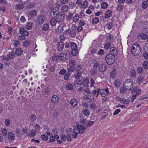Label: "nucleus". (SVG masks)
Returning <instances> with one entry per match:
<instances>
[{
  "instance_id": "nucleus-1",
  "label": "nucleus",
  "mask_w": 148,
  "mask_h": 148,
  "mask_svg": "<svg viewBox=\"0 0 148 148\" xmlns=\"http://www.w3.org/2000/svg\"><path fill=\"white\" fill-rule=\"evenodd\" d=\"M131 51L133 55L134 56H138L140 53V47L137 44H135L132 46Z\"/></svg>"
},
{
  "instance_id": "nucleus-2",
  "label": "nucleus",
  "mask_w": 148,
  "mask_h": 148,
  "mask_svg": "<svg viewBox=\"0 0 148 148\" xmlns=\"http://www.w3.org/2000/svg\"><path fill=\"white\" fill-rule=\"evenodd\" d=\"M106 61L108 64H112L115 61V57L111 54H108L105 58Z\"/></svg>"
},
{
  "instance_id": "nucleus-3",
  "label": "nucleus",
  "mask_w": 148,
  "mask_h": 148,
  "mask_svg": "<svg viewBox=\"0 0 148 148\" xmlns=\"http://www.w3.org/2000/svg\"><path fill=\"white\" fill-rule=\"evenodd\" d=\"M108 90L107 89L105 90L99 89L97 91L98 94H100L102 97H105L108 95Z\"/></svg>"
},
{
  "instance_id": "nucleus-4",
  "label": "nucleus",
  "mask_w": 148,
  "mask_h": 148,
  "mask_svg": "<svg viewBox=\"0 0 148 148\" xmlns=\"http://www.w3.org/2000/svg\"><path fill=\"white\" fill-rule=\"evenodd\" d=\"M57 23H62L64 18V16L61 13H59L57 16Z\"/></svg>"
},
{
  "instance_id": "nucleus-5",
  "label": "nucleus",
  "mask_w": 148,
  "mask_h": 148,
  "mask_svg": "<svg viewBox=\"0 0 148 148\" xmlns=\"http://www.w3.org/2000/svg\"><path fill=\"white\" fill-rule=\"evenodd\" d=\"M59 9L57 7L53 9L51 12V15L53 17H56L59 13L58 12Z\"/></svg>"
},
{
  "instance_id": "nucleus-6",
  "label": "nucleus",
  "mask_w": 148,
  "mask_h": 148,
  "mask_svg": "<svg viewBox=\"0 0 148 148\" xmlns=\"http://www.w3.org/2000/svg\"><path fill=\"white\" fill-rule=\"evenodd\" d=\"M148 35L147 34L143 33H141L138 35L137 38L138 39H140L141 38L143 40H145L148 38Z\"/></svg>"
},
{
  "instance_id": "nucleus-7",
  "label": "nucleus",
  "mask_w": 148,
  "mask_h": 148,
  "mask_svg": "<svg viewBox=\"0 0 148 148\" xmlns=\"http://www.w3.org/2000/svg\"><path fill=\"white\" fill-rule=\"evenodd\" d=\"M59 100V97L56 95H54L52 96L51 101L53 103L55 104L58 103Z\"/></svg>"
},
{
  "instance_id": "nucleus-8",
  "label": "nucleus",
  "mask_w": 148,
  "mask_h": 148,
  "mask_svg": "<svg viewBox=\"0 0 148 148\" xmlns=\"http://www.w3.org/2000/svg\"><path fill=\"white\" fill-rule=\"evenodd\" d=\"M37 20L39 24H42L45 21V17L42 15H40L38 17Z\"/></svg>"
},
{
  "instance_id": "nucleus-9",
  "label": "nucleus",
  "mask_w": 148,
  "mask_h": 148,
  "mask_svg": "<svg viewBox=\"0 0 148 148\" xmlns=\"http://www.w3.org/2000/svg\"><path fill=\"white\" fill-rule=\"evenodd\" d=\"M67 58L66 54L64 53H62L60 55L59 58L60 60L65 61Z\"/></svg>"
},
{
  "instance_id": "nucleus-10",
  "label": "nucleus",
  "mask_w": 148,
  "mask_h": 148,
  "mask_svg": "<svg viewBox=\"0 0 148 148\" xmlns=\"http://www.w3.org/2000/svg\"><path fill=\"white\" fill-rule=\"evenodd\" d=\"M15 137L14 134L12 132H8V138L10 140H13Z\"/></svg>"
},
{
  "instance_id": "nucleus-11",
  "label": "nucleus",
  "mask_w": 148,
  "mask_h": 148,
  "mask_svg": "<svg viewBox=\"0 0 148 148\" xmlns=\"http://www.w3.org/2000/svg\"><path fill=\"white\" fill-rule=\"evenodd\" d=\"M37 134V132L34 130H31L29 133L26 134L27 136H34Z\"/></svg>"
},
{
  "instance_id": "nucleus-12",
  "label": "nucleus",
  "mask_w": 148,
  "mask_h": 148,
  "mask_svg": "<svg viewBox=\"0 0 148 148\" xmlns=\"http://www.w3.org/2000/svg\"><path fill=\"white\" fill-rule=\"evenodd\" d=\"M112 14V11L110 10H107L105 12V17L107 18H109L111 17Z\"/></svg>"
},
{
  "instance_id": "nucleus-13",
  "label": "nucleus",
  "mask_w": 148,
  "mask_h": 148,
  "mask_svg": "<svg viewBox=\"0 0 148 148\" xmlns=\"http://www.w3.org/2000/svg\"><path fill=\"white\" fill-rule=\"evenodd\" d=\"M14 53L13 51H11V52L8 53L7 54L8 59L9 60L13 59L14 57Z\"/></svg>"
},
{
  "instance_id": "nucleus-14",
  "label": "nucleus",
  "mask_w": 148,
  "mask_h": 148,
  "mask_svg": "<svg viewBox=\"0 0 148 148\" xmlns=\"http://www.w3.org/2000/svg\"><path fill=\"white\" fill-rule=\"evenodd\" d=\"M70 104L73 107H75L77 104V101L75 99H71L70 101Z\"/></svg>"
},
{
  "instance_id": "nucleus-15",
  "label": "nucleus",
  "mask_w": 148,
  "mask_h": 148,
  "mask_svg": "<svg viewBox=\"0 0 148 148\" xmlns=\"http://www.w3.org/2000/svg\"><path fill=\"white\" fill-rule=\"evenodd\" d=\"M89 106L90 108L94 110L96 109L98 112H99L100 111V109L98 108L95 103H91L90 104Z\"/></svg>"
},
{
  "instance_id": "nucleus-16",
  "label": "nucleus",
  "mask_w": 148,
  "mask_h": 148,
  "mask_svg": "<svg viewBox=\"0 0 148 148\" xmlns=\"http://www.w3.org/2000/svg\"><path fill=\"white\" fill-rule=\"evenodd\" d=\"M110 54H111L114 56L117 54V51L115 47H112L110 49Z\"/></svg>"
},
{
  "instance_id": "nucleus-17",
  "label": "nucleus",
  "mask_w": 148,
  "mask_h": 148,
  "mask_svg": "<svg viewBox=\"0 0 148 148\" xmlns=\"http://www.w3.org/2000/svg\"><path fill=\"white\" fill-rule=\"evenodd\" d=\"M64 47L63 43L62 42H60L58 45V50L59 51H62L63 50Z\"/></svg>"
},
{
  "instance_id": "nucleus-18",
  "label": "nucleus",
  "mask_w": 148,
  "mask_h": 148,
  "mask_svg": "<svg viewBox=\"0 0 148 148\" xmlns=\"http://www.w3.org/2000/svg\"><path fill=\"white\" fill-rule=\"evenodd\" d=\"M108 111L107 110H104L101 113V119H105L106 117V116L108 114Z\"/></svg>"
},
{
  "instance_id": "nucleus-19",
  "label": "nucleus",
  "mask_w": 148,
  "mask_h": 148,
  "mask_svg": "<svg viewBox=\"0 0 148 148\" xmlns=\"http://www.w3.org/2000/svg\"><path fill=\"white\" fill-rule=\"evenodd\" d=\"M82 113L86 116H88L90 115V112L89 110L87 109H83L82 111Z\"/></svg>"
},
{
  "instance_id": "nucleus-20",
  "label": "nucleus",
  "mask_w": 148,
  "mask_h": 148,
  "mask_svg": "<svg viewBox=\"0 0 148 148\" xmlns=\"http://www.w3.org/2000/svg\"><path fill=\"white\" fill-rule=\"evenodd\" d=\"M145 77L144 76L141 75H139L136 80V83L138 84L140 83L141 82L142 80Z\"/></svg>"
},
{
  "instance_id": "nucleus-21",
  "label": "nucleus",
  "mask_w": 148,
  "mask_h": 148,
  "mask_svg": "<svg viewBox=\"0 0 148 148\" xmlns=\"http://www.w3.org/2000/svg\"><path fill=\"white\" fill-rule=\"evenodd\" d=\"M124 86L129 90H130L133 87V83L128 84L127 83H124Z\"/></svg>"
},
{
  "instance_id": "nucleus-22",
  "label": "nucleus",
  "mask_w": 148,
  "mask_h": 148,
  "mask_svg": "<svg viewBox=\"0 0 148 148\" xmlns=\"http://www.w3.org/2000/svg\"><path fill=\"white\" fill-rule=\"evenodd\" d=\"M88 5V2L86 0H84L83 2H82L81 8H85L87 7Z\"/></svg>"
},
{
  "instance_id": "nucleus-23",
  "label": "nucleus",
  "mask_w": 148,
  "mask_h": 148,
  "mask_svg": "<svg viewBox=\"0 0 148 148\" xmlns=\"http://www.w3.org/2000/svg\"><path fill=\"white\" fill-rule=\"evenodd\" d=\"M130 74V75L133 78L135 77L137 75L135 70L133 69L131 70Z\"/></svg>"
},
{
  "instance_id": "nucleus-24",
  "label": "nucleus",
  "mask_w": 148,
  "mask_h": 148,
  "mask_svg": "<svg viewBox=\"0 0 148 148\" xmlns=\"http://www.w3.org/2000/svg\"><path fill=\"white\" fill-rule=\"evenodd\" d=\"M23 52L22 49L21 48H18L16 49L15 53L17 55L20 56L22 54Z\"/></svg>"
},
{
  "instance_id": "nucleus-25",
  "label": "nucleus",
  "mask_w": 148,
  "mask_h": 148,
  "mask_svg": "<svg viewBox=\"0 0 148 148\" xmlns=\"http://www.w3.org/2000/svg\"><path fill=\"white\" fill-rule=\"evenodd\" d=\"M79 16L78 14H76L73 17V21L76 23L78 22L79 19Z\"/></svg>"
},
{
  "instance_id": "nucleus-26",
  "label": "nucleus",
  "mask_w": 148,
  "mask_h": 148,
  "mask_svg": "<svg viewBox=\"0 0 148 148\" xmlns=\"http://www.w3.org/2000/svg\"><path fill=\"white\" fill-rule=\"evenodd\" d=\"M49 28V25L48 24L45 23L42 26V29L43 31L48 30Z\"/></svg>"
},
{
  "instance_id": "nucleus-27",
  "label": "nucleus",
  "mask_w": 148,
  "mask_h": 148,
  "mask_svg": "<svg viewBox=\"0 0 148 148\" xmlns=\"http://www.w3.org/2000/svg\"><path fill=\"white\" fill-rule=\"evenodd\" d=\"M57 22V21L56 18H53L50 20V24L52 26H54L56 25Z\"/></svg>"
},
{
  "instance_id": "nucleus-28",
  "label": "nucleus",
  "mask_w": 148,
  "mask_h": 148,
  "mask_svg": "<svg viewBox=\"0 0 148 148\" xmlns=\"http://www.w3.org/2000/svg\"><path fill=\"white\" fill-rule=\"evenodd\" d=\"M111 46V42H107L105 43L104 45V48L106 50H108L110 48Z\"/></svg>"
},
{
  "instance_id": "nucleus-29",
  "label": "nucleus",
  "mask_w": 148,
  "mask_h": 148,
  "mask_svg": "<svg viewBox=\"0 0 148 148\" xmlns=\"http://www.w3.org/2000/svg\"><path fill=\"white\" fill-rule=\"evenodd\" d=\"M1 131L3 136H6L8 133V130L5 128H2L1 129Z\"/></svg>"
},
{
  "instance_id": "nucleus-30",
  "label": "nucleus",
  "mask_w": 148,
  "mask_h": 148,
  "mask_svg": "<svg viewBox=\"0 0 148 148\" xmlns=\"http://www.w3.org/2000/svg\"><path fill=\"white\" fill-rule=\"evenodd\" d=\"M33 23L32 22L27 23L25 27L26 29L30 30L32 28Z\"/></svg>"
},
{
  "instance_id": "nucleus-31",
  "label": "nucleus",
  "mask_w": 148,
  "mask_h": 148,
  "mask_svg": "<svg viewBox=\"0 0 148 148\" xmlns=\"http://www.w3.org/2000/svg\"><path fill=\"white\" fill-rule=\"evenodd\" d=\"M144 69L142 67H139L136 69V71L138 74H141L143 71Z\"/></svg>"
},
{
  "instance_id": "nucleus-32",
  "label": "nucleus",
  "mask_w": 148,
  "mask_h": 148,
  "mask_svg": "<svg viewBox=\"0 0 148 148\" xmlns=\"http://www.w3.org/2000/svg\"><path fill=\"white\" fill-rule=\"evenodd\" d=\"M70 45L72 49H75L77 48V45L75 42H71L70 43Z\"/></svg>"
},
{
  "instance_id": "nucleus-33",
  "label": "nucleus",
  "mask_w": 148,
  "mask_h": 148,
  "mask_svg": "<svg viewBox=\"0 0 148 148\" xmlns=\"http://www.w3.org/2000/svg\"><path fill=\"white\" fill-rule=\"evenodd\" d=\"M66 89L72 90L73 89V87L71 84L69 83H68L66 85Z\"/></svg>"
},
{
  "instance_id": "nucleus-34",
  "label": "nucleus",
  "mask_w": 148,
  "mask_h": 148,
  "mask_svg": "<svg viewBox=\"0 0 148 148\" xmlns=\"http://www.w3.org/2000/svg\"><path fill=\"white\" fill-rule=\"evenodd\" d=\"M62 11L63 12H66L69 9V7L67 5H64L62 8Z\"/></svg>"
},
{
  "instance_id": "nucleus-35",
  "label": "nucleus",
  "mask_w": 148,
  "mask_h": 148,
  "mask_svg": "<svg viewBox=\"0 0 148 148\" xmlns=\"http://www.w3.org/2000/svg\"><path fill=\"white\" fill-rule=\"evenodd\" d=\"M127 90H129L124 86L121 87L120 89V92L122 94L124 93Z\"/></svg>"
},
{
  "instance_id": "nucleus-36",
  "label": "nucleus",
  "mask_w": 148,
  "mask_h": 148,
  "mask_svg": "<svg viewBox=\"0 0 148 148\" xmlns=\"http://www.w3.org/2000/svg\"><path fill=\"white\" fill-rule=\"evenodd\" d=\"M99 18L97 17H95L92 19V23L93 24H95L99 22Z\"/></svg>"
},
{
  "instance_id": "nucleus-37",
  "label": "nucleus",
  "mask_w": 148,
  "mask_h": 148,
  "mask_svg": "<svg viewBox=\"0 0 148 148\" xmlns=\"http://www.w3.org/2000/svg\"><path fill=\"white\" fill-rule=\"evenodd\" d=\"M120 101L121 102L123 103L124 104H128L130 103V100L128 99H122L119 98Z\"/></svg>"
},
{
  "instance_id": "nucleus-38",
  "label": "nucleus",
  "mask_w": 148,
  "mask_h": 148,
  "mask_svg": "<svg viewBox=\"0 0 148 148\" xmlns=\"http://www.w3.org/2000/svg\"><path fill=\"white\" fill-rule=\"evenodd\" d=\"M108 3L106 2H104L102 3L101 5V8L103 9H106L108 6Z\"/></svg>"
},
{
  "instance_id": "nucleus-39",
  "label": "nucleus",
  "mask_w": 148,
  "mask_h": 148,
  "mask_svg": "<svg viewBox=\"0 0 148 148\" xmlns=\"http://www.w3.org/2000/svg\"><path fill=\"white\" fill-rule=\"evenodd\" d=\"M77 79L78 84L80 85H82L83 83V79L82 77H80V78H79V79L77 78Z\"/></svg>"
},
{
  "instance_id": "nucleus-40",
  "label": "nucleus",
  "mask_w": 148,
  "mask_h": 148,
  "mask_svg": "<svg viewBox=\"0 0 148 148\" xmlns=\"http://www.w3.org/2000/svg\"><path fill=\"white\" fill-rule=\"evenodd\" d=\"M116 74V72L115 70H113L111 72L110 74V76L113 78L115 77Z\"/></svg>"
},
{
  "instance_id": "nucleus-41",
  "label": "nucleus",
  "mask_w": 148,
  "mask_h": 148,
  "mask_svg": "<svg viewBox=\"0 0 148 148\" xmlns=\"http://www.w3.org/2000/svg\"><path fill=\"white\" fill-rule=\"evenodd\" d=\"M76 128H78V129H79L80 130H86V127L84 126L83 125H76Z\"/></svg>"
},
{
  "instance_id": "nucleus-42",
  "label": "nucleus",
  "mask_w": 148,
  "mask_h": 148,
  "mask_svg": "<svg viewBox=\"0 0 148 148\" xmlns=\"http://www.w3.org/2000/svg\"><path fill=\"white\" fill-rule=\"evenodd\" d=\"M81 73L80 71H77L74 77L76 79H79V78H80V77H81Z\"/></svg>"
},
{
  "instance_id": "nucleus-43",
  "label": "nucleus",
  "mask_w": 148,
  "mask_h": 148,
  "mask_svg": "<svg viewBox=\"0 0 148 148\" xmlns=\"http://www.w3.org/2000/svg\"><path fill=\"white\" fill-rule=\"evenodd\" d=\"M108 38L109 42H111L114 38V36L113 34H110L109 35Z\"/></svg>"
},
{
  "instance_id": "nucleus-44",
  "label": "nucleus",
  "mask_w": 148,
  "mask_h": 148,
  "mask_svg": "<svg viewBox=\"0 0 148 148\" xmlns=\"http://www.w3.org/2000/svg\"><path fill=\"white\" fill-rule=\"evenodd\" d=\"M114 84L116 87H119L120 86V81L119 79L116 80L114 82Z\"/></svg>"
},
{
  "instance_id": "nucleus-45",
  "label": "nucleus",
  "mask_w": 148,
  "mask_h": 148,
  "mask_svg": "<svg viewBox=\"0 0 148 148\" xmlns=\"http://www.w3.org/2000/svg\"><path fill=\"white\" fill-rule=\"evenodd\" d=\"M83 84L84 86L85 87L87 86V84L89 82L88 79H83Z\"/></svg>"
},
{
  "instance_id": "nucleus-46",
  "label": "nucleus",
  "mask_w": 148,
  "mask_h": 148,
  "mask_svg": "<svg viewBox=\"0 0 148 148\" xmlns=\"http://www.w3.org/2000/svg\"><path fill=\"white\" fill-rule=\"evenodd\" d=\"M29 14L31 16H35L36 15L37 11L36 10L31 11Z\"/></svg>"
},
{
  "instance_id": "nucleus-47",
  "label": "nucleus",
  "mask_w": 148,
  "mask_h": 148,
  "mask_svg": "<svg viewBox=\"0 0 148 148\" xmlns=\"http://www.w3.org/2000/svg\"><path fill=\"white\" fill-rule=\"evenodd\" d=\"M94 122L93 121H89L87 123L86 125V126L87 127H90L93 124Z\"/></svg>"
},
{
  "instance_id": "nucleus-48",
  "label": "nucleus",
  "mask_w": 148,
  "mask_h": 148,
  "mask_svg": "<svg viewBox=\"0 0 148 148\" xmlns=\"http://www.w3.org/2000/svg\"><path fill=\"white\" fill-rule=\"evenodd\" d=\"M63 26L62 24L59 25L58 27V30L59 32H63Z\"/></svg>"
},
{
  "instance_id": "nucleus-49",
  "label": "nucleus",
  "mask_w": 148,
  "mask_h": 148,
  "mask_svg": "<svg viewBox=\"0 0 148 148\" xmlns=\"http://www.w3.org/2000/svg\"><path fill=\"white\" fill-rule=\"evenodd\" d=\"M72 50L71 52V54L74 56H76L77 54L78 50L77 49H72Z\"/></svg>"
},
{
  "instance_id": "nucleus-50",
  "label": "nucleus",
  "mask_w": 148,
  "mask_h": 148,
  "mask_svg": "<svg viewBox=\"0 0 148 148\" xmlns=\"http://www.w3.org/2000/svg\"><path fill=\"white\" fill-rule=\"evenodd\" d=\"M143 66L145 69H148V62L145 61L143 63Z\"/></svg>"
},
{
  "instance_id": "nucleus-51",
  "label": "nucleus",
  "mask_w": 148,
  "mask_h": 148,
  "mask_svg": "<svg viewBox=\"0 0 148 148\" xmlns=\"http://www.w3.org/2000/svg\"><path fill=\"white\" fill-rule=\"evenodd\" d=\"M71 134H72L71 133L69 132L66 136V138L68 141H70L71 139Z\"/></svg>"
},
{
  "instance_id": "nucleus-52",
  "label": "nucleus",
  "mask_w": 148,
  "mask_h": 148,
  "mask_svg": "<svg viewBox=\"0 0 148 148\" xmlns=\"http://www.w3.org/2000/svg\"><path fill=\"white\" fill-rule=\"evenodd\" d=\"M73 13L71 12H69L68 13V15L67 16V19L70 20L72 19L73 16Z\"/></svg>"
},
{
  "instance_id": "nucleus-53",
  "label": "nucleus",
  "mask_w": 148,
  "mask_h": 148,
  "mask_svg": "<svg viewBox=\"0 0 148 148\" xmlns=\"http://www.w3.org/2000/svg\"><path fill=\"white\" fill-rule=\"evenodd\" d=\"M20 44L19 41L17 40H15L14 42V46L17 47H18Z\"/></svg>"
},
{
  "instance_id": "nucleus-54",
  "label": "nucleus",
  "mask_w": 148,
  "mask_h": 148,
  "mask_svg": "<svg viewBox=\"0 0 148 148\" xmlns=\"http://www.w3.org/2000/svg\"><path fill=\"white\" fill-rule=\"evenodd\" d=\"M59 59V56L57 54H54L52 57V59L54 61H57Z\"/></svg>"
},
{
  "instance_id": "nucleus-55",
  "label": "nucleus",
  "mask_w": 148,
  "mask_h": 148,
  "mask_svg": "<svg viewBox=\"0 0 148 148\" xmlns=\"http://www.w3.org/2000/svg\"><path fill=\"white\" fill-rule=\"evenodd\" d=\"M16 8L19 10H21V9H23L24 8V6L23 5L21 4H18L16 5Z\"/></svg>"
},
{
  "instance_id": "nucleus-56",
  "label": "nucleus",
  "mask_w": 148,
  "mask_h": 148,
  "mask_svg": "<svg viewBox=\"0 0 148 148\" xmlns=\"http://www.w3.org/2000/svg\"><path fill=\"white\" fill-rule=\"evenodd\" d=\"M41 138L42 139V140H48V137L47 135L45 134H42L41 136Z\"/></svg>"
},
{
  "instance_id": "nucleus-57",
  "label": "nucleus",
  "mask_w": 148,
  "mask_h": 148,
  "mask_svg": "<svg viewBox=\"0 0 148 148\" xmlns=\"http://www.w3.org/2000/svg\"><path fill=\"white\" fill-rule=\"evenodd\" d=\"M148 6V4L145 1H143L142 4V7L144 9H145Z\"/></svg>"
},
{
  "instance_id": "nucleus-58",
  "label": "nucleus",
  "mask_w": 148,
  "mask_h": 148,
  "mask_svg": "<svg viewBox=\"0 0 148 148\" xmlns=\"http://www.w3.org/2000/svg\"><path fill=\"white\" fill-rule=\"evenodd\" d=\"M74 133L76 134L77 135L79 134L81 132V131L79 130V129H78V128H74V130H73Z\"/></svg>"
},
{
  "instance_id": "nucleus-59",
  "label": "nucleus",
  "mask_w": 148,
  "mask_h": 148,
  "mask_svg": "<svg viewBox=\"0 0 148 148\" xmlns=\"http://www.w3.org/2000/svg\"><path fill=\"white\" fill-rule=\"evenodd\" d=\"M30 43V42L29 41H27L25 42L23 45L24 47H27Z\"/></svg>"
},
{
  "instance_id": "nucleus-60",
  "label": "nucleus",
  "mask_w": 148,
  "mask_h": 148,
  "mask_svg": "<svg viewBox=\"0 0 148 148\" xmlns=\"http://www.w3.org/2000/svg\"><path fill=\"white\" fill-rule=\"evenodd\" d=\"M60 137L61 139L62 140L65 141L66 140V137L65 135L64 134H62Z\"/></svg>"
},
{
  "instance_id": "nucleus-61",
  "label": "nucleus",
  "mask_w": 148,
  "mask_h": 148,
  "mask_svg": "<svg viewBox=\"0 0 148 148\" xmlns=\"http://www.w3.org/2000/svg\"><path fill=\"white\" fill-rule=\"evenodd\" d=\"M34 127L35 129V130L37 132V131H38L40 129V125L38 124H36L34 126Z\"/></svg>"
},
{
  "instance_id": "nucleus-62",
  "label": "nucleus",
  "mask_w": 148,
  "mask_h": 148,
  "mask_svg": "<svg viewBox=\"0 0 148 148\" xmlns=\"http://www.w3.org/2000/svg\"><path fill=\"white\" fill-rule=\"evenodd\" d=\"M18 39L20 40H22L25 39V37L24 35H21L18 37Z\"/></svg>"
},
{
  "instance_id": "nucleus-63",
  "label": "nucleus",
  "mask_w": 148,
  "mask_h": 148,
  "mask_svg": "<svg viewBox=\"0 0 148 148\" xmlns=\"http://www.w3.org/2000/svg\"><path fill=\"white\" fill-rule=\"evenodd\" d=\"M79 24L80 26L82 27L85 24V23L84 20H81L79 21Z\"/></svg>"
},
{
  "instance_id": "nucleus-64",
  "label": "nucleus",
  "mask_w": 148,
  "mask_h": 148,
  "mask_svg": "<svg viewBox=\"0 0 148 148\" xmlns=\"http://www.w3.org/2000/svg\"><path fill=\"white\" fill-rule=\"evenodd\" d=\"M104 51L103 49H99L98 52L99 54L101 56L103 55L104 54Z\"/></svg>"
}]
</instances>
